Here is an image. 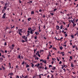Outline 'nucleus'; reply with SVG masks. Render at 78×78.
I'll list each match as a JSON object with an SVG mask.
<instances>
[{"mask_svg": "<svg viewBox=\"0 0 78 78\" xmlns=\"http://www.w3.org/2000/svg\"><path fill=\"white\" fill-rule=\"evenodd\" d=\"M36 49H34V54H35L36 53Z\"/></svg>", "mask_w": 78, "mask_h": 78, "instance_id": "41", "label": "nucleus"}, {"mask_svg": "<svg viewBox=\"0 0 78 78\" xmlns=\"http://www.w3.org/2000/svg\"><path fill=\"white\" fill-rule=\"evenodd\" d=\"M37 59V60H38L39 59V58H38L37 57L36 58H35V59Z\"/></svg>", "mask_w": 78, "mask_h": 78, "instance_id": "26", "label": "nucleus"}, {"mask_svg": "<svg viewBox=\"0 0 78 78\" xmlns=\"http://www.w3.org/2000/svg\"><path fill=\"white\" fill-rule=\"evenodd\" d=\"M19 34L20 35H22V34L20 33V31H19Z\"/></svg>", "mask_w": 78, "mask_h": 78, "instance_id": "43", "label": "nucleus"}, {"mask_svg": "<svg viewBox=\"0 0 78 78\" xmlns=\"http://www.w3.org/2000/svg\"><path fill=\"white\" fill-rule=\"evenodd\" d=\"M51 76H51V78H54V75L51 74Z\"/></svg>", "mask_w": 78, "mask_h": 78, "instance_id": "23", "label": "nucleus"}, {"mask_svg": "<svg viewBox=\"0 0 78 78\" xmlns=\"http://www.w3.org/2000/svg\"><path fill=\"white\" fill-rule=\"evenodd\" d=\"M40 66V64L39 63H38L37 64L35 65V66H37V67H38Z\"/></svg>", "mask_w": 78, "mask_h": 78, "instance_id": "8", "label": "nucleus"}, {"mask_svg": "<svg viewBox=\"0 0 78 78\" xmlns=\"http://www.w3.org/2000/svg\"><path fill=\"white\" fill-rule=\"evenodd\" d=\"M42 17H43V18H45V16L44 15Z\"/></svg>", "mask_w": 78, "mask_h": 78, "instance_id": "63", "label": "nucleus"}, {"mask_svg": "<svg viewBox=\"0 0 78 78\" xmlns=\"http://www.w3.org/2000/svg\"><path fill=\"white\" fill-rule=\"evenodd\" d=\"M27 34V36L29 35L30 34V33H28Z\"/></svg>", "mask_w": 78, "mask_h": 78, "instance_id": "61", "label": "nucleus"}, {"mask_svg": "<svg viewBox=\"0 0 78 78\" xmlns=\"http://www.w3.org/2000/svg\"><path fill=\"white\" fill-rule=\"evenodd\" d=\"M51 72L52 73H54V71H52V70H51Z\"/></svg>", "mask_w": 78, "mask_h": 78, "instance_id": "50", "label": "nucleus"}, {"mask_svg": "<svg viewBox=\"0 0 78 78\" xmlns=\"http://www.w3.org/2000/svg\"><path fill=\"white\" fill-rule=\"evenodd\" d=\"M60 30V31H59V33H61V30Z\"/></svg>", "mask_w": 78, "mask_h": 78, "instance_id": "55", "label": "nucleus"}, {"mask_svg": "<svg viewBox=\"0 0 78 78\" xmlns=\"http://www.w3.org/2000/svg\"><path fill=\"white\" fill-rule=\"evenodd\" d=\"M52 66L51 65H49V68H50V67H51Z\"/></svg>", "mask_w": 78, "mask_h": 78, "instance_id": "28", "label": "nucleus"}, {"mask_svg": "<svg viewBox=\"0 0 78 78\" xmlns=\"http://www.w3.org/2000/svg\"><path fill=\"white\" fill-rule=\"evenodd\" d=\"M16 30H18V27H16Z\"/></svg>", "mask_w": 78, "mask_h": 78, "instance_id": "62", "label": "nucleus"}, {"mask_svg": "<svg viewBox=\"0 0 78 78\" xmlns=\"http://www.w3.org/2000/svg\"><path fill=\"white\" fill-rule=\"evenodd\" d=\"M34 39H37V36H36L34 38Z\"/></svg>", "mask_w": 78, "mask_h": 78, "instance_id": "34", "label": "nucleus"}, {"mask_svg": "<svg viewBox=\"0 0 78 78\" xmlns=\"http://www.w3.org/2000/svg\"><path fill=\"white\" fill-rule=\"evenodd\" d=\"M6 16V14L5 13H4L2 17L3 19H5V16Z\"/></svg>", "mask_w": 78, "mask_h": 78, "instance_id": "5", "label": "nucleus"}, {"mask_svg": "<svg viewBox=\"0 0 78 78\" xmlns=\"http://www.w3.org/2000/svg\"><path fill=\"white\" fill-rule=\"evenodd\" d=\"M56 27H57V30H58L60 28V27L58 26H57Z\"/></svg>", "mask_w": 78, "mask_h": 78, "instance_id": "9", "label": "nucleus"}, {"mask_svg": "<svg viewBox=\"0 0 78 78\" xmlns=\"http://www.w3.org/2000/svg\"><path fill=\"white\" fill-rule=\"evenodd\" d=\"M30 66L29 65H28V64L27 65V66L26 67L27 68V67H29Z\"/></svg>", "mask_w": 78, "mask_h": 78, "instance_id": "24", "label": "nucleus"}, {"mask_svg": "<svg viewBox=\"0 0 78 78\" xmlns=\"http://www.w3.org/2000/svg\"><path fill=\"white\" fill-rule=\"evenodd\" d=\"M75 18L73 20H71L72 23H73L75 22Z\"/></svg>", "mask_w": 78, "mask_h": 78, "instance_id": "6", "label": "nucleus"}, {"mask_svg": "<svg viewBox=\"0 0 78 78\" xmlns=\"http://www.w3.org/2000/svg\"><path fill=\"white\" fill-rule=\"evenodd\" d=\"M30 33L31 34H33V31H32V30L30 31Z\"/></svg>", "mask_w": 78, "mask_h": 78, "instance_id": "17", "label": "nucleus"}, {"mask_svg": "<svg viewBox=\"0 0 78 78\" xmlns=\"http://www.w3.org/2000/svg\"><path fill=\"white\" fill-rule=\"evenodd\" d=\"M32 30V29L31 27L29 28L28 29V30Z\"/></svg>", "mask_w": 78, "mask_h": 78, "instance_id": "15", "label": "nucleus"}, {"mask_svg": "<svg viewBox=\"0 0 78 78\" xmlns=\"http://www.w3.org/2000/svg\"><path fill=\"white\" fill-rule=\"evenodd\" d=\"M61 63H62V62L60 61L59 63V64H61Z\"/></svg>", "mask_w": 78, "mask_h": 78, "instance_id": "53", "label": "nucleus"}, {"mask_svg": "<svg viewBox=\"0 0 78 78\" xmlns=\"http://www.w3.org/2000/svg\"><path fill=\"white\" fill-rule=\"evenodd\" d=\"M39 11L40 12H41L42 11V10L41 9H40L39 10Z\"/></svg>", "mask_w": 78, "mask_h": 78, "instance_id": "46", "label": "nucleus"}, {"mask_svg": "<svg viewBox=\"0 0 78 78\" xmlns=\"http://www.w3.org/2000/svg\"><path fill=\"white\" fill-rule=\"evenodd\" d=\"M68 53H70V54H72V52L71 51H70V52L69 51V52H68Z\"/></svg>", "mask_w": 78, "mask_h": 78, "instance_id": "40", "label": "nucleus"}, {"mask_svg": "<svg viewBox=\"0 0 78 78\" xmlns=\"http://www.w3.org/2000/svg\"><path fill=\"white\" fill-rule=\"evenodd\" d=\"M8 5V3H6L5 4V7H4V9H5V10L6 9V8L8 6H6L7 5Z\"/></svg>", "mask_w": 78, "mask_h": 78, "instance_id": "1", "label": "nucleus"}, {"mask_svg": "<svg viewBox=\"0 0 78 78\" xmlns=\"http://www.w3.org/2000/svg\"><path fill=\"white\" fill-rule=\"evenodd\" d=\"M75 47H76V45H75L73 46V48H74Z\"/></svg>", "mask_w": 78, "mask_h": 78, "instance_id": "38", "label": "nucleus"}, {"mask_svg": "<svg viewBox=\"0 0 78 78\" xmlns=\"http://www.w3.org/2000/svg\"><path fill=\"white\" fill-rule=\"evenodd\" d=\"M63 48L62 46L60 47V50H62Z\"/></svg>", "mask_w": 78, "mask_h": 78, "instance_id": "16", "label": "nucleus"}, {"mask_svg": "<svg viewBox=\"0 0 78 78\" xmlns=\"http://www.w3.org/2000/svg\"><path fill=\"white\" fill-rule=\"evenodd\" d=\"M27 32L30 33V31L29 30H28V31H27Z\"/></svg>", "mask_w": 78, "mask_h": 78, "instance_id": "60", "label": "nucleus"}, {"mask_svg": "<svg viewBox=\"0 0 78 78\" xmlns=\"http://www.w3.org/2000/svg\"><path fill=\"white\" fill-rule=\"evenodd\" d=\"M64 53V52H61V53H60V54H61V53L62 54V56H63L65 55L63 53Z\"/></svg>", "mask_w": 78, "mask_h": 78, "instance_id": "11", "label": "nucleus"}, {"mask_svg": "<svg viewBox=\"0 0 78 78\" xmlns=\"http://www.w3.org/2000/svg\"><path fill=\"white\" fill-rule=\"evenodd\" d=\"M40 66H39V68L40 69H41L42 68V66H43V64L42 63H40Z\"/></svg>", "mask_w": 78, "mask_h": 78, "instance_id": "4", "label": "nucleus"}, {"mask_svg": "<svg viewBox=\"0 0 78 78\" xmlns=\"http://www.w3.org/2000/svg\"><path fill=\"white\" fill-rule=\"evenodd\" d=\"M39 51H37V53L36 54V55H38V54H39Z\"/></svg>", "mask_w": 78, "mask_h": 78, "instance_id": "21", "label": "nucleus"}, {"mask_svg": "<svg viewBox=\"0 0 78 78\" xmlns=\"http://www.w3.org/2000/svg\"><path fill=\"white\" fill-rule=\"evenodd\" d=\"M31 18H30L28 19V20L29 21H30V20H31Z\"/></svg>", "mask_w": 78, "mask_h": 78, "instance_id": "25", "label": "nucleus"}, {"mask_svg": "<svg viewBox=\"0 0 78 78\" xmlns=\"http://www.w3.org/2000/svg\"><path fill=\"white\" fill-rule=\"evenodd\" d=\"M32 29H33V30H36V28L34 26L33 27H32Z\"/></svg>", "mask_w": 78, "mask_h": 78, "instance_id": "10", "label": "nucleus"}, {"mask_svg": "<svg viewBox=\"0 0 78 78\" xmlns=\"http://www.w3.org/2000/svg\"><path fill=\"white\" fill-rule=\"evenodd\" d=\"M35 34H36L37 35V32H35Z\"/></svg>", "mask_w": 78, "mask_h": 78, "instance_id": "64", "label": "nucleus"}, {"mask_svg": "<svg viewBox=\"0 0 78 78\" xmlns=\"http://www.w3.org/2000/svg\"><path fill=\"white\" fill-rule=\"evenodd\" d=\"M71 66L73 67H74L73 64L72 63H71Z\"/></svg>", "mask_w": 78, "mask_h": 78, "instance_id": "14", "label": "nucleus"}, {"mask_svg": "<svg viewBox=\"0 0 78 78\" xmlns=\"http://www.w3.org/2000/svg\"><path fill=\"white\" fill-rule=\"evenodd\" d=\"M73 27H75L76 26V24H75V23H73Z\"/></svg>", "mask_w": 78, "mask_h": 78, "instance_id": "18", "label": "nucleus"}, {"mask_svg": "<svg viewBox=\"0 0 78 78\" xmlns=\"http://www.w3.org/2000/svg\"><path fill=\"white\" fill-rule=\"evenodd\" d=\"M37 56H39V57H41V55L39 54V53L38 54Z\"/></svg>", "mask_w": 78, "mask_h": 78, "instance_id": "36", "label": "nucleus"}, {"mask_svg": "<svg viewBox=\"0 0 78 78\" xmlns=\"http://www.w3.org/2000/svg\"><path fill=\"white\" fill-rule=\"evenodd\" d=\"M31 14L32 15L34 14V11H31Z\"/></svg>", "mask_w": 78, "mask_h": 78, "instance_id": "19", "label": "nucleus"}, {"mask_svg": "<svg viewBox=\"0 0 78 78\" xmlns=\"http://www.w3.org/2000/svg\"><path fill=\"white\" fill-rule=\"evenodd\" d=\"M24 78H28V76H26L24 77Z\"/></svg>", "mask_w": 78, "mask_h": 78, "instance_id": "30", "label": "nucleus"}, {"mask_svg": "<svg viewBox=\"0 0 78 78\" xmlns=\"http://www.w3.org/2000/svg\"><path fill=\"white\" fill-rule=\"evenodd\" d=\"M12 32V31H9V33L10 34V33H11Z\"/></svg>", "mask_w": 78, "mask_h": 78, "instance_id": "59", "label": "nucleus"}, {"mask_svg": "<svg viewBox=\"0 0 78 78\" xmlns=\"http://www.w3.org/2000/svg\"><path fill=\"white\" fill-rule=\"evenodd\" d=\"M0 60L1 61H3V58H2V57H0Z\"/></svg>", "mask_w": 78, "mask_h": 78, "instance_id": "12", "label": "nucleus"}, {"mask_svg": "<svg viewBox=\"0 0 78 78\" xmlns=\"http://www.w3.org/2000/svg\"><path fill=\"white\" fill-rule=\"evenodd\" d=\"M22 42L23 43V42H26V41H24V40H22Z\"/></svg>", "mask_w": 78, "mask_h": 78, "instance_id": "27", "label": "nucleus"}, {"mask_svg": "<svg viewBox=\"0 0 78 78\" xmlns=\"http://www.w3.org/2000/svg\"><path fill=\"white\" fill-rule=\"evenodd\" d=\"M23 38L25 40L26 37L25 36H23Z\"/></svg>", "mask_w": 78, "mask_h": 78, "instance_id": "20", "label": "nucleus"}, {"mask_svg": "<svg viewBox=\"0 0 78 78\" xmlns=\"http://www.w3.org/2000/svg\"><path fill=\"white\" fill-rule=\"evenodd\" d=\"M42 61L43 62H44L45 64H46V60H43V59H41L40 60V62H42Z\"/></svg>", "mask_w": 78, "mask_h": 78, "instance_id": "2", "label": "nucleus"}, {"mask_svg": "<svg viewBox=\"0 0 78 78\" xmlns=\"http://www.w3.org/2000/svg\"><path fill=\"white\" fill-rule=\"evenodd\" d=\"M21 58L22 59H23V56L22 55H21Z\"/></svg>", "mask_w": 78, "mask_h": 78, "instance_id": "49", "label": "nucleus"}, {"mask_svg": "<svg viewBox=\"0 0 78 78\" xmlns=\"http://www.w3.org/2000/svg\"><path fill=\"white\" fill-rule=\"evenodd\" d=\"M7 45L6 43L5 42L4 44V45Z\"/></svg>", "mask_w": 78, "mask_h": 78, "instance_id": "48", "label": "nucleus"}, {"mask_svg": "<svg viewBox=\"0 0 78 78\" xmlns=\"http://www.w3.org/2000/svg\"><path fill=\"white\" fill-rule=\"evenodd\" d=\"M24 64V62L23 61V62L22 63V65H23Z\"/></svg>", "mask_w": 78, "mask_h": 78, "instance_id": "29", "label": "nucleus"}, {"mask_svg": "<svg viewBox=\"0 0 78 78\" xmlns=\"http://www.w3.org/2000/svg\"><path fill=\"white\" fill-rule=\"evenodd\" d=\"M2 57H3L4 58H5V56L3 55H2Z\"/></svg>", "mask_w": 78, "mask_h": 78, "instance_id": "31", "label": "nucleus"}, {"mask_svg": "<svg viewBox=\"0 0 78 78\" xmlns=\"http://www.w3.org/2000/svg\"><path fill=\"white\" fill-rule=\"evenodd\" d=\"M35 30H32V31H33V33H34V31Z\"/></svg>", "mask_w": 78, "mask_h": 78, "instance_id": "45", "label": "nucleus"}, {"mask_svg": "<svg viewBox=\"0 0 78 78\" xmlns=\"http://www.w3.org/2000/svg\"><path fill=\"white\" fill-rule=\"evenodd\" d=\"M5 12V10L4 9L2 10V13H4Z\"/></svg>", "mask_w": 78, "mask_h": 78, "instance_id": "35", "label": "nucleus"}, {"mask_svg": "<svg viewBox=\"0 0 78 78\" xmlns=\"http://www.w3.org/2000/svg\"><path fill=\"white\" fill-rule=\"evenodd\" d=\"M67 15L68 16H69L70 15V14H67Z\"/></svg>", "mask_w": 78, "mask_h": 78, "instance_id": "58", "label": "nucleus"}, {"mask_svg": "<svg viewBox=\"0 0 78 78\" xmlns=\"http://www.w3.org/2000/svg\"><path fill=\"white\" fill-rule=\"evenodd\" d=\"M50 14L52 16H53L54 15V14L52 13H50Z\"/></svg>", "mask_w": 78, "mask_h": 78, "instance_id": "57", "label": "nucleus"}, {"mask_svg": "<svg viewBox=\"0 0 78 78\" xmlns=\"http://www.w3.org/2000/svg\"><path fill=\"white\" fill-rule=\"evenodd\" d=\"M18 58H19L20 59H21V58H20V55H19L18 56Z\"/></svg>", "mask_w": 78, "mask_h": 78, "instance_id": "22", "label": "nucleus"}, {"mask_svg": "<svg viewBox=\"0 0 78 78\" xmlns=\"http://www.w3.org/2000/svg\"><path fill=\"white\" fill-rule=\"evenodd\" d=\"M22 29H21L20 30V31L21 33H22V32H23V31H22Z\"/></svg>", "mask_w": 78, "mask_h": 78, "instance_id": "44", "label": "nucleus"}, {"mask_svg": "<svg viewBox=\"0 0 78 78\" xmlns=\"http://www.w3.org/2000/svg\"><path fill=\"white\" fill-rule=\"evenodd\" d=\"M53 49H55V50H57L56 48H54V47H53Z\"/></svg>", "mask_w": 78, "mask_h": 78, "instance_id": "42", "label": "nucleus"}, {"mask_svg": "<svg viewBox=\"0 0 78 78\" xmlns=\"http://www.w3.org/2000/svg\"><path fill=\"white\" fill-rule=\"evenodd\" d=\"M10 75L11 76H12V75H13V73H10L9 74H8V76H9Z\"/></svg>", "mask_w": 78, "mask_h": 78, "instance_id": "7", "label": "nucleus"}, {"mask_svg": "<svg viewBox=\"0 0 78 78\" xmlns=\"http://www.w3.org/2000/svg\"><path fill=\"white\" fill-rule=\"evenodd\" d=\"M50 45L51 46L50 47H49V48H52V45H51L50 44Z\"/></svg>", "mask_w": 78, "mask_h": 78, "instance_id": "32", "label": "nucleus"}, {"mask_svg": "<svg viewBox=\"0 0 78 78\" xmlns=\"http://www.w3.org/2000/svg\"><path fill=\"white\" fill-rule=\"evenodd\" d=\"M27 37H25V41H26H26H27Z\"/></svg>", "mask_w": 78, "mask_h": 78, "instance_id": "33", "label": "nucleus"}, {"mask_svg": "<svg viewBox=\"0 0 78 78\" xmlns=\"http://www.w3.org/2000/svg\"><path fill=\"white\" fill-rule=\"evenodd\" d=\"M63 26L62 25H61V27H60V29H62V28H63Z\"/></svg>", "mask_w": 78, "mask_h": 78, "instance_id": "13", "label": "nucleus"}, {"mask_svg": "<svg viewBox=\"0 0 78 78\" xmlns=\"http://www.w3.org/2000/svg\"><path fill=\"white\" fill-rule=\"evenodd\" d=\"M11 46H12V47L10 49H11V50H12V49H14V47L15 46V45L14 44H12V45Z\"/></svg>", "mask_w": 78, "mask_h": 78, "instance_id": "3", "label": "nucleus"}, {"mask_svg": "<svg viewBox=\"0 0 78 78\" xmlns=\"http://www.w3.org/2000/svg\"><path fill=\"white\" fill-rule=\"evenodd\" d=\"M57 9H54V11H55V12Z\"/></svg>", "mask_w": 78, "mask_h": 78, "instance_id": "52", "label": "nucleus"}, {"mask_svg": "<svg viewBox=\"0 0 78 78\" xmlns=\"http://www.w3.org/2000/svg\"><path fill=\"white\" fill-rule=\"evenodd\" d=\"M65 37H66L67 36V34H65Z\"/></svg>", "mask_w": 78, "mask_h": 78, "instance_id": "37", "label": "nucleus"}, {"mask_svg": "<svg viewBox=\"0 0 78 78\" xmlns=\"http://www.w3.org/2000/svg\"><path fill=\"white\" fill-rule=\"evenodd\" d=\"M56 58H57V60H58V62L59 61V60L58 59V57H57Z\"/></svg>", "mask_w": 78, "mask_h": 78, "instance_id": "47", "label": "nucleus"}, {"mask_svg": "<svg viewBox=\"0 0 78 78\" xmlns=\"http://www.w3.org/2000/svg\"><path fill=\"white\" fill-rule=\"evenodd\" d=\"M63 39V37H62L60 39H59V40L62 39Z\"/></svg>", "mask_w": 78, "mask_h": 78, "instance_id": "56", "label": "nucleus"}, {"mask_svg": "<svg viewBox=\"0 0 78 78\" xmlns=\"http://www.w3.org/2000/svg\"><path fill=\"white\" fill-rule=\"evenodd\" d=\"M70 58L71 59H72V56H70Z\"/></svg>", "mask_w": 78, "mask_h": 78, "instance_id": "54", "label": "nucleus"}, {"mask_svg": "<svg viewBox=\"0 0 78 78\" xmlns=\"http://www.w3.org/2000/svg\"><path fill=\"white\" fill-rule=\"evenodd\" d=\"M40 51L41 52H44V51L43 50H40Z\"/></svg>", "mask_w": 78, "mask_h": 78, "instance_id": "39", "label": "nucleus"}, {"mask_svg": "<svg viewBox=\"0 0 78 78\" xmlns=\"http://www.w3.org/2000/svg\"><path fill=\"white\" fill-rule=\"evenodd\" d=\"M55 5H59V4H58V3H56Z\"/></svg>", "mask_w": 78, "mask_h": 78, "instance_id": "51", "label": "nucleus"}]
</instances>
